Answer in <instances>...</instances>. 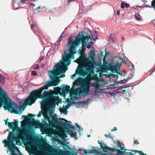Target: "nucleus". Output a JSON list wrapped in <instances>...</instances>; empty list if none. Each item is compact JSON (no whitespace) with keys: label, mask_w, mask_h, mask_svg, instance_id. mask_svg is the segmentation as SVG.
Returning <instances> with one entry per match:
<instances>
[{"label":"nucleus","mask_w":155,"mask_h":155,"mask_svg":"<svg viewBox=\"0 0 155 155\" xmlns=\"http://www.w3.org/2000/svg\"><path fill=\"white\" fill-rule=\"evenodd\" d=\"M90 56L93 58L95 56V54L94 51L93 50L90 53Z\"/></svg>","instance_id":"36"},{"label":"nucleus","mask_w":155,"mask_h":155,"mask_svg":"<svg viewBox=\"0 0 155 155\" xmlns=\"http://www.w3.org/2000/svg\"><path fill=\"white\" fill-rule=\"evenodd\" d=\"M91 36L94 40H96L97 39V35L96 32L95 31L91 32Z\"/></svg>","instance_id":"22"},{"label":"nucleus","mask_w":155,"mask_h":155,"mask_svg":"<svg viewBox=\"0 0 155 155\" xmlns=\"http://www.w3.org/2000/svg\"><path fill=\"white\" fill-rule=\"evenodd\" d=\"M126 82V79H124L123 80H121L117 82L116 83L117 84H122V83H125Z\"/></svg>","instance_id":"33"},{"label":"nucleus","mask_w":155,"mask_h":155,"mask_svg":"<svg viewBox=\"0 0 155 155\" xmlns=\"http://www.w3.org/2000/svg\"><path fill=\"white\" fill-rule=\"evenodd\" d=\"M84 32H80L78 35L76 37L73 41L71 36H70L68 39V42L66 47L67 49L64 50L65 55H63L60 62L54 66L53 71H49L48 74L52 81L54 82V80L57 81L56 85H58L60 80L57 77V75L62 73L63 77L65 76L64 74L68 69V67L64 65L69 66L71 63V60L74 58V54L76 53V51L78 46L82 41V47L83 50L85 49L86 43L88 41V38L90 37L87 36Z\"/></svg>","instance_id":"1"},{"label":"nucleus","mask_w":155,"mask_h":155,"mask_svg":"<svg viewBox=\"0 0 155 155\" xmlns=\"http://www.w3.org/2000/svg\"><path fill=\"white\" fill-rule=\"evenodd\" d=\"M31 122L33 124H35L36 121L34 119L32 118L31 119Z\"/></svg>","instance_id":"49"},{"label":"nucleus","mask_w":155,"mask_h":155,"mask_svg":"<svg viewBox=\"0 0 155 155\" xmlns=\"http://www.w3.org/2000/svg\"><path fill=\"white\" fill-rule=\"evenodd\" d=\"M121 8L123 9L124 8L125 6L126 8H127L130 6L129 4L123 2H121Z\"/></svg>","instance_id":"25"},{"label":"nucleus","mask_w":155,"mask_h":155,"mask_svg":"<svg viewBox=\"0 0 155 155\" xmlns=\"http://www.w3.org/2000/svg\"><path fill=\"white\" fill-rule=\"evenodd\" d=\"M129 87V86H122L119 87V89H120L121 90H122V88H127Z\"/></svg>","instance_id":"41"},{"label":"nucleus","mask_w":155,"mask_h":155,"mask_svg":"<svg viewBox=\"0 0 155 155\" xmlns=\"http://www.w3.org/2000/svg\"><path fill=\"white\" fill-rule=\"evenodd\" d=\"M71 133L70 134L71 136L72 137H73L75 139H77V136H76V135L75 134H74L73 133V131L71 130Z\"/></svg>","instance_id":"31"},{"label":"nucleus","mask_w":155,"mask_h":155,"mask_svg":"<svg viewBox=\"0 0 155 155\" xmlns=\"http://www.w3.org/2000/svg\"><path fill=\"white\" fill-rule=\"evenodd\" d=\"M107 64V62H106V61H104L103 64H104V65H106Z\"/></svg>","instance_id":"63"},{"label":"nucleus","mask_w":155,"mask_h":155,"mask_svg":"<svg viewBox=\"0 0 155 155\" xmlns=\"http://www.w3.org/2000/svg\"><path fill=\"white\" fill-rule=\"evenodd\" d=\"M40 7H38L36 9V10L37 11V12H39V11H40V10H39V9H40Z\"/></svg>","instance_id":"56"},{"label":"nucleus","mask_w":155,"mask_h":155,"mask_svg":"<svg viewBox=\"0 0 155 155\" xmlns=\"http://www.w3.org/2000/svg\"><path fill=\"white\" fill-rule=\"evenodd\" d=\"M119 59L120 60H121L122 61V62L124 63V60L122 58V57H119Z\"/></svg>","instance_id":"58"},{"label":"nucleus","mask_w":155,"mask_h":155,"mask_svg":"<svg viewBox=\"0 0 155 155\" xmlns=\"http://www.w3.org/2000/svg\"><path fill=\"white\" fill-rule=\"evenodd\" d=\"M92 5H90L89 6H88L87 7V8L89 10L90 9H91V8H92Z\"/></svg>","instance_id":"53"},{"label":"nucleus","mask_w":155,"mask_h":155,"mask_svg":"<svg viewBox=\"0 0 155 155\" xmlns=\"http://www.w3.org/2000/svg\"><path fill=\"white\" fill-rule=\"evenodd\" d=\"M48 87L45 84L43 87L38 90H33L31 92L28 97L25 99L23 104L19 105L12 101H10L7 104V109L9 111L14 112L17 114H21L27 106V104L31 105L34 103L38 98H43L42 91L44 89H48Z\"/></svg>","instance_id":"2"},{"label":"nucleus","mask_w":155,"mask_h":155,"mask_svg":"<svg viewBox=\"0 0 155 155\" xmlns=\"http://www.w3.org/2000/svg\"><path fill=\"white\" fill-rule=\"evenodd\" d=\"M134 16H135V17L136 20L137 21H140L142 20V19L140 18L137 17V14H136Z\"/></svg>","instance_id":"37"},{"label":"nucleus","mask_w":155,"mask_h":155,"mask_svg":"<svg viewBox=\"0 0 155 155\" xmlns=\"http://www.w3.org/2000/svg\"><path fill=\"white\" fill-rule=\"evenodd\" d=\"M120 13V11H118L117 12V14L118 15H119Z\"/></svg>","instance_id":"64"},{"label":"nucleus","mask_w":155,"mask_h":155,"mask_svg":"<svg viewBox=\"0 0 155 155\" xmlns=\"http://www.w3.org/2000/svg\"><path fill=\"white\" fill-rule=\"evenodd\" d=\"M126 155H134V154L133 153H132L130 152H126L125 153V154Z\"/></svg>","instance_id":"42"},{"label":"nucleus","mask_w":155,"mask_h":155,"mask_svg":"<svg viewBox=\"0 0 155 155\" xmlns=\"http://www.w3.org/2000/svg\"><path fill=\"white\" fill-rule=\"evenodd\" d=\"M117 130V128L116 127H114L112 130V131H116Z\"/></svg>","instance_id":"57"},{"label":"nucleus","mask_w":155,"mask_h":155,"mask_svg":"<svg viewBox=\"0 0 155 155\" xmlns=\"http://www.w3.org/2000/svg\"><path fill=\"white\" fill-rule=\"evenodd\" d=\"M79 150L80 151H83L84 153H87V151H86V150H83V149H79Z\"/></svg>","instance_id":"50"},{"label":"nucleus","mask_w":155,"mask_h":155,"mask_svg":"<svg viewBox=\"0 0 155 155\" xmlns=\"http://www.w3.org/2000/svg\"><path fill=\"white\" fill-rule=\"evenodd\" d=\"M87 62L88 66L87 68L90 69L93 68L94 66L96 64L95 59L94 58H92L91 60H88Z\"/></svg>","instance_id":"12"},{"label":"nucleus","mask_w":155,"mask_h":155,"mask_svg":"<svg viewBox=\"0 0 155 155\" xmlns=\"http://www.w3.org/2000/svg\"><path fill=\"white\" fill-rule=\"evenodd\" d=\"M112 68L115 71H116L118 68V66L117 65H115L112 66Z\"/></svg>","instance_id":"39"},{"label":"nucleus","mask_w":155,"mask_h":155,"mask_svg":"<svg viewBox=\"0 0 155 155\" xmlns=\"http://www.w3.org/2000/svg\"><path fill=\"white\" fill-rule=\"evenodd\" d=\"M50 78L51 82H50L49 81H47L45 83V85H47L49 87L53 85H54V86H56L58 85H56L57 81L56 80H55L54 81V82H53L52 81L51 78Z\"/></svg>","instance_id":"16"},{"label":"nucleus","mask_w":155,"mask_h":155,"mask_svg":"<svg viewBox=\"0 0 155 155\" xmlns=\"http://www.w3.org/2000/svg\"><path fill=\"white\" fill-rule=\"evenodd\" d=\"M44 117L45 118V119H42V125L41 126V131L42 132H43V128L45 129V127H47L48 126V124L46 122L45 120H47V121H48V123H49V122L48 120V119L47 118H45V117ZM49 125H50V124H49Z\"/></svg>","instance_id":"15"},{"label":"nucleus","mask_w":155,"mask_h":155,"mask_svg":"<svg viewBox=\"0 0 155 155\" xmlns=\"http://www.w3.org/2000/svg\"><path fill=\"white\" fill-rule=\"evenodd\" d=\"M155 70V68L150 73V75H151L153 73Z\"/></svg>","instance_id":"60"},{"label":"nucleus","mask_w":155,"mask_h":155,"mask_svg":"<svg viewBox=\"0 0 155 155\" xmlns=\"http://www.w3.org/2000/svg\"><path fill=\"white\" fill-rule=\"evenodd\" d=\"M117 149L114 148H110L108 147H107L104 149V152H107L108 151H111L114 152L117 150Z\"/></svg>","instance_id":"23"},{"label":"nucleus","mask_w":155,"mask_h":155,"mask_svg":"<svg viewBox=\"0 0 155 155\" xmlns=\"http://www.w3.org/2000/svg\"><path fill=\"white\" fill-rule=\"evenodd\" d=\"M122 91H123V92H122L123 93H124V94L127 93V91L126 90H122Z\"/></svg>","instance_id":"62"},{"label":"nucleus","mask_w":155,"mask_h":155,"mask_svg":"<svg viewBox=\"0 0 155 155\" xmlns=\"http://www.w3.org/2000/svg\"><path fill=\"white\" fill-rule=\"evenodd\" d=\"M109 40L112 43H114L115 42V39H114L112 35H110L109 37Z\"/></svg>","instance_id":"32"},{"label":"nucleus","mask_w":155,"mask_h":155,"mask_svg":"<svg viewBox=\"0 0 155 155\" xmlns=\"http://www.w3.org/2000/svg\"><path fill=\"white\" fill-rule=\"evenodd\" d=\"M35 25L34 24L32 23V24L31 25V28L32 31H33V27H35Z\"/></svg>","instance_id":"47"},{"label":"nucleus","mask_w":155,"mask_h":155,"mask_svg":"<svg viewBox=\"0 0 155 155\" xmlns=\"http://www.w3.org/2000/svg\"><path fill=\"white\" fill-rule=\"evenodd\" d=\"M116 143H117L118 146L120 147V149L121 150H125V151L127 150L126 149H124L125 147L124 144H121V143L118 141H117Z\"/></svg>","instance_id":"20"},{"label":"nucleus","mask_w":155,"mask_h":155,"mask_svg":"<svg viewBox=\"0 0 155 155\" xmlns=\"http://www.w3.org/2000/svg\"><path fill=\"white\" fill-rule=\"evenodd\" d=\"M98 143L100 145L101 148L103 149V151L104 152V149L105 148L107 147V145L104 143V142L103 141L100 142L98 141Z\"/></svg>","instance_id":"21"},{"label":"nucleus","mask_w":155,"mask_h":155,"mask_svg":"<svg viewBox=\"0 0 155 155\" xmlns=\"http://www.w3.org/2000/svg\"><path fill=\"white\" fill-rule=\"evenodd\" d=\"M61 87L62 88L63 90L66 91L67 92L68 94H70V97H71V93L74 92L75 91V88L74 86H73L72 88L70 89V87L64 84H63L61 86Z\"/></svg>","instance_id":"10"},{"label":"nucleus","mask_w":155,"mask_h":155,"mask_svg":"<svg viewBox=\"0 0 155 155\" xmlns=\"http://www.w3.org/2000/svg\"><path fill=\"white\" fill-rule=\"evenodd\" d=\"M74 0H69L67 2V4H66V5H69V4L73 1H74Z\"/></svg>","instance_id":"48"},{"label":"nucleus","mask_w":155,"mask_h":155,"mask_svg":"<svg viewBox=\"0 0 155 155\" xmlns=\"http://www.w3.org/2000/svg\"><path fill=\"white\" fill-rule=\"evenodd\" d=\"M76 73L73 75H71V78L73 79L76 77L77 74H78L80 75L84 76L85 74L84 71L83 69V67L82 66H79L76 71Z\"/></svg>","instance_id":"9"},{"label":"nucleus","mask_w":155,"mask_h":155,"mask_svg":"<svg viewBox=\"0 0 155 155\" xmlns=\"http://www.w3.org/2000/svg\"><path fill=\"white\" fill-rule=\"evenodd\" d=\"M119 90H121L120 89H119V87H118L117 89L116 90H114L113 93H109V94H110L111 95L112 94H117L118 93H120V92L119 91Z\"/></svg>","instance_id":"27"},{"label":"nucleus","mask_w":155,"mask_h":155,"mask_svg":"<svg viewBox=\"0 0 155 155\" xmlns=\"http://www.w3.org/2000/svg\"><path fill=\"white\" fill-rule=\"evenodd\" d=\"M91 44H89L87 46V48H91Z\"/></svg>","instance_id":"54"},{"label":"nucleus","mask_w":155,"mask_h":155,"mask_svg":"<svg viewBox=\"0 0 155 155\" xmlns=\"http://www.w3.org/2000/svg\"><path fill=\"white\" fill-rule=\"evenodd\" d=\"M117 150L116 151H117V155H122L125 154L126 152L124 151V152L121 151L117 149Z\"/></svg>","instance_id":"29"},{"label":"nucleus","mask_w":155,"mask_h":155,"mask_svg":"<svg viewBox=\"0 0 155 155\" xmlns=\"http://www.w3.org/2000/svg\"><path fill=\"white\" fill-rule=\"evenodd\" d=\"M28 116H30V117L32 116L33 117H34L36 116V115L34 114H28Z\"/></svg>","instance_id":"51"},{"label":"nucleus","mask_w":155,"mask_h":155,"mask_svg":"<svg viewBox=\"0 0 155 155\" xmlns=\"http://www.w3.org/2000/svg\"><path fill=\"white\" fill-rule=\"evenodd\" d=\"M69 106L67 105H66L65 106H63L62 107L60 108L59 110L60 112H61V114H64L66 115H67L68 112L67 110Z\"/></svg>","instance_id":"13"},{"label":"nucleus","mask_w":155,"mask_h":155,"mask_svg":"<svg viewBox=\"0 0 155 155\" xmlns=\"http://www.w3.org/2000/svg\"><path fill=\"white\" fill-rule=\"evenodd\" d=\"M44 57L43 56L41 57L40 59V60L39 62H40L43 59Z\"/></svg>","instance_id":"61"},{"label":"nucleus","mask_w":155,"mask_h":155,"mask_svg":"<svg viewBox=\"0 0 155 155\" xmlns=\"http://www.w3.org/2000/svg\"><path fill=\"white\" fill-rule=\"evenodd\" d=\"M42 95L43 98L45 99L42 100L41 102V111L38 114V117H40L42 114L45 118L48 119L50 124L51 125V122L48 116V113H50L51 110H52V112H54L56 102H52V100L58 101L59 98L58 97L54 95L52 93L48 91H44L42 93Z\"/></svg>","instance_id":"3"},{"label":"nucleus","mask_w":155,"mask_h":155,"mask_svg":"<svg viewBox=\"0 0 155 155\" xmlns=\"http://www.w3.org/2000/svg\"><path fill=\"white\" fill-rule=\"evenodd\" d=\"M22 128L26 129V133L28 135H30L31 133L30 132L29 126L28 124H23L22 125Z\"/></svg>","instance_id":"17"},{"label":"nucleus","mask_w":155,"mask_h":155,"mask_svg":"<svg viewBox=\"0 0 155 155\" xmlns=\"http://www.w3.org/2000/svg\"><path fill=\"white\" fill-rule=\"evenodd\" d=\"M9 98L7 93L5 90L3 89L0 86V109L1 104H6L7 103V99ZM5 107L6 106L5 105ZM5 108L6 107H5Z\"/></svg>","instance_id":"8"},{"label":"nucleus","mask_w":155,"mask_h":155,"mask_svg":"<svg viewBox=\"0 0 155 155\" xmlns=\"http://www.w3.org/2000/svg\"><path fill=\"white\" fill-rule=\"evenodd\" d=\"M31 74L33 76L36 75L37 74V72L35 71H33L31 72Z\"/></svg>","instance_id":"43"},{"label":"nucleus","mask_w":155,"mask_h":155,"mask_svg":"<svg viewBox=\"0 0 155 155\" xmlns=\"http://www.w3.org/2000/svg\"><path fill=\"white\" fill-rule=\"evenodd\" d=\"M105 136L106 137H108L109 138H110L111 139H113V137L112 136L110 135V134L109 135H107V134H105Z\"/></svg>","instance_id":"40"},{"label":"nucleus","mask_w":155,"mask_h":155,"mask_svg":"<svg viewBox=\"0 0 155 155\" xmlns=\"http://www.w3.org/2000/svg\"><path fill=\"white\" fill-rule=\"evenodd\" d=\"M131 150L133 152H135V153H138L139 154H140V155H147L146 154H144L143 152H142L141 151H138L137 150Z\"/></svg>","instance_id":"30"},{"label":"nucleus","mask_w":155,"mask_h":155,"mask_svg":"<svg viewBox=\"0 0 155 155\" xmlns=\"http://www.w3.org/2000/svg\"><path fill=\"white\" fill-rule=\"evenodd\" d=\"M88 84L89 86H90V88L91 87H93L95 88V90H97L100 87V86L98 85V82L93 83H91V82H89L88 83Z\"/></svg>","instance_id":"14"},{"label":"nucleus","mask_w":155,"mask_h":155,"mask_svg":"<svg viewBox=\"0 0 155 155\" xmlns=\"http://www.w3.org/2000/svg\"><path fill=\"white\" fill-rule=\"evenodd\" d=\"M61 134L62 135V137L64 138H66V137H67L66 134L65 133H62Z\"/></svg>","instance_id":"45"},{"label":"nucleus","mask_w":155,"mask_h":155,"mask_svg":"<svg viewBox=\"0 0 155 155\" xmlns=\"http://www.w3.org/2000/svg\"><path fill=\"white\" fill-rule=\"evenodd\" d=\"M29 5L30 7H31L33 8V7L35 6V5L33 3H29Z\"/></svg>","instance_id":"46"},{"label":"nucleus","mask_w":155,"mask_h":155,"mask_svg":"<svg viewBox=\"0 0 155 155\" xmlns=\"http://www.w3.org/2000/svg\"><path fill=\"white\" fill-rule=\"evenodd\" d=\"M18 121L16 120L12 123L9 122V124H8V127H10V128H12L13 130L12 132H14L15 134V130H16V132L17 131V129L18 127Z\"/></svg>","instance_id":"11"},{"label":"nucleus","mask_w":155,"mask_h":155,"mask_svg":"<svg viewBox=\"0 0 155 155\" xmlns=\"http://www.w3.org/2000/svg\"><path fill=\"white\" fill-rule=\"evenodd\" d=\"M39 68V66L38 64H37L36 66L34 67V68L35 69H38Z\"/></svg>","instance_id":"52"},{"label":"nucleus","mask_w":155,"mask_h":155,"mask_svg":"<svg viewBox=\"0 0 155 155\" xmlns=\"http://www.w3.org/2000/svg\"><path fill=\"white\" fill-rule=\"evenodd\" d=\"M151 7L153 8L155 10V0H153L151 2Z\"/></svg>","instance_id":"34"},{"label":"nucleus","mask_w":155,"mask_h":155,"mask_svg":"<svg viewBox=\"0 0 155 155\" xmlns=\"http://www.w3.org/2000/svg\"><path fill=\"white\" fill-rule=\"evenodd\" d=\"M83 52L81 53V56H80L78 59L76 60L75 61L78 64L84 62V59L83 56Z\"/></svg>","instance_id":"18"},{"label":"nucleus","mask_w":155,"mask_h":155,"mask_svg":"<svg viewBox=\"0 0 155 155\" xmlns=\"http://www.w3.org/2000/svg\"><path fill=\"white\" fill-rule=\"evenodd\" d=\"M18 4H19V3L17 2V1L16 0H14L13 2V7L14 8L15 10H16L19 8V7L18 6L19 5H18Z\"/></svg>","instance_id":"24"},{"label":"nucleus","mask_w":155,"mask_h":155,"mask_svg":"<svg viewBox=\"0 0 155 155\" xmlns=\"http://www.w3.org/2000/svg\"><path fill=\"white\" fill-rule=\"evenodd\" d=\"M5 78L2 75L0 74V83L3 84L5 82Z\"/></svg>","instance_id":"26"},{"label":"nucleus","mask_w":155,"mask_h":155,"mask_svg":"<svg viewBox=\"0 0 155 155\" xmlns=\"http://www.w3.org/2000/svg\"><path fill=\"white\" fill-rule=\"evenodd\" d=\"M14 135V132H10L9 134V137L7 139L9 142H7L6 140H5L4 142L6 145H7L8 149L11 151V154L12 155H17L15 153V146L11 144L13 138V137Z\"/></svg>","instance_id":"6"},{"label":"nucleus","mask_w":155,"mask_h":155,"mask_svg":"<svg viewBox=\"0 0 155 155\" xmlns=\"http://www.w3.org/2000/svg\"><path fill=\"white\" fill-rule=\"evenodd\" d=\"M62 35H61L59 37L60 40L59 41V40H58V43H59L61 41V40H62Z\"/></svg>","instance_id":"55"},{"label":"nucleus","mask_w":155,"mask_h":155,"mask_svg":"<svg viewBox=\"0 0 155 155\" xmlns=\"http://www.w3.org/2000/svg\"><path fill=\"white\" fill-rule=\"evenodd\" d=\"M75 125L76 126V127L77 128H78V132L80 134H81V133H80V131H82L83 130V129L80 127V126L77 123H75Z\"/></svg>","instance_id":"28"},{"label":"nucleus","mask_w":155,"mask_h":155,"mask_svg":"<svg viewBox=\"0 0 155 155\" xmlns=\"http://www.w3.org/2000/svg\"><path fill=\"white\" fill-rule=\"evenodd\" d=\"M22 118H24L25 119H27V120H28L29 119V117L28 116H25V115H23L22 116Z\"/></svg>","instance_id":"44"},{"label":"nucleus","mask_w":155,"mask_h":155,"mask_svg":"<svg viewBox=\"0 0 155 155\" xmlns=\"http://www.w3.org/2000/svg\"><path fill=\"white\" fill-rule=\"evenodd\" d=\"M54 112H52V110H51L50 113H48V115H49L52 119V121L50 120L51 122V125L50 124V125L53 126L54 125V124H55L62 129H65L67 132H68L69 130L75 129V127L74 126H71L70 124H71V122L70 121H68L63 118L59 119L56 114H54Z\"/></svg>","instance_id":"4"},{"label":"nucleus","mask_w":155,"mask_h":155,"mask_svg":"<svg viewBox=\"0 0 155 155\" xmlns=\"http://www.w3.org/2000/svg\"><path fill=\"white\" fill-rule=\"evenodd\" d=\"M90 86L87 84H84L81 89L79 88L74 91V94L80 96L81 94L83 93L84 95L87 94L90 91Z\"/></svg>","instance_id":"7"},{"label":"nucleus","mask_w":155,"mask_h":155,"mask_svg":"<svg viewBox=\"0 0 155 155\" xmlns=\"http://www.w3.org/2000/svg\"><path fill=\"white\" fill-rule=\"evenodd\" d=\"M80 97H81V96L77 95V94H74L71 93L69 100L70 102L72 104H75L77 107L78 108L84 107L85 105H88L89 99H87V101H82L77 103L74 102L75 100L78 99Z\"/></svg>","instance_id":"5"},{"label":"nucleus","mask_w":155,"mask_h":155,"mask_svg":"<svg viewBox=\"0 0 155 155\" xmlns=\"http://www.w3.org/2000/svg\"><path fill=\"white\" fill-rule=\"evenodd\" d=\"M136 142L138 144H139V143L138 142H137V141L136 140H134V144H136Z\"/></svg>","instance_id":"59"},{"label":"nucleus","mask_w":155,"mask_h":155,"mask_svg":"<svg viewBox=\"0 0 155 155\" xmlns=\"http://www.w3.org/2000/svg\"><path fill=\"white\" fill-rule=\"evenodd\" d=\"M62 90V92H60L61 93V95L62 96H64V97L66 95V93H67V92L66 91H64V90Z\"/></svg>","instance_id":"35"},{"label":"nucleus","mask_w":155,"mask_h":155,"mask_svg":"<svg viewBox=\"0 0 155 155\" xmlns=\"http://www.w3.org/2000/svg\"><path fill=\"white\" fill-rule=\"evenodd\" d=\"M82 80L81 79L79 78L76 80L73 83V86H81Z\"/></svg>","instance_id":"19"},{"label":"nucleus","mask_w":155,"mask_h":155,"mask_svg":"<svg viewBox=\"0 0 155 155\" xmlns=\"http://www.w3.org/2000/svg\"><path fill=\"white\" fill-rule=\"evenodd\" d=\"M54 89L58 92H61L60 90H61L60 88L59 87H57L54 88Z\"/></svg>","instance_id":"38"}]
</instances>
